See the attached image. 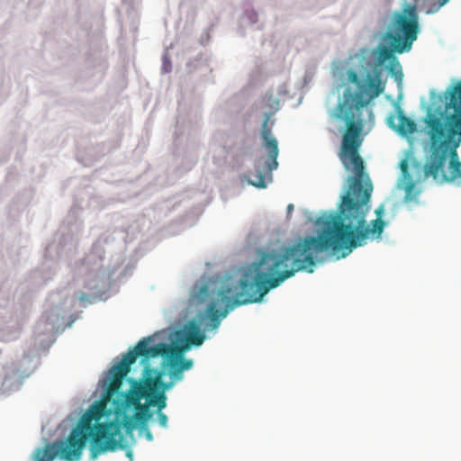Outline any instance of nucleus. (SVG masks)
Returning <instances> with one entry per match:
<instances>
[{
    "mask_svg": "<svg viewBox=\"0 0 461 461\" xmlns=\"http://www.w3.org/2000/svg\"><path fill=\"white\" fill-rule=\"evenodd\" d=\"M157 334L141 339L132 350L128 351L122 357L127 367L135 363L138 357H141L143 373L149 369L155 372L168 368L169 375L175 380L183 379V371L193 366L192 359H185L184 354L190 347L185 343L177 342L176 345L166 342H157Z\"/></svg>",
    "mask_w": 461,
    "mask_h": 461,
    "instance_id": "6",
    "label": "nucleus"
},
{
    "mask_svg": "<svg viewBox=\"0 0 461 461\" xmlns=\"http://www.w3.org/2000/svg\"><path fill=\"white\" fill-rule=\"evenodd\" d=\"M94 420L93 416L86 412L66 440H56L35 451L44 461H53L56 457L65 461H78L90 438L93 457L101 453L116 450L122 438L120 424L108 422L94 426Z\"/></svg>",
    "mask_w": 461,
    "mask_h": 461,
    "instance_id": "4",
    "label": "nucleus"
},
{
    "mask_svg": "<svg viewBox=\"0 0 461 461\" xmlns=\"http://www.w3.org/2000/svg\"><path fill=\"white\" fill-rule=\"evenodd\" d=\"M447 2H448V0H439L438 4H433L432 5V6L430 7V10L429 11V13L437 12L438 10H439L440 7L445 5Z\"/></svg>",
    "mask_w": 461,
    "mask_h": 461,
    "instance_id": "16",
    "label": "nucleus"
},
{
    "mask_svg": "<svg viewBox=\"0 0 461 461\" xmlns=\"http://www.w3.org/2000/svg\"><path fill=\"white\" fill-rule=\"evenodd\" d=\"M448 107L454 113L429 112L425 118L430 141V154L424 175L437 183H461V162L456 148L461 141V79L448 92Z\"/></svg>",
    "mask_w": 461,
    "mask_h": 461,
    "instance_id": "3",
    "label": "nucleus"
},
{
    "mask_svg": "<svg viewBox=\"0 0 461 461\" xmlns=\"http://www.w3.org/2000/svg\"><path fill=\"white\" fill-rule=\"evenodd\" d=\"M347 76H348V79L353 83V84H356L357 86L360 85V81H359V77H358V75L357 73V71L353 70V69H349L348 72H347Z\"/></svg>",
    "mask_w": 461,
    "mask_h": 461,
    "instance_id": "15",
    "label": "nucleus"
},
{
    "mask_svg": "<svg viewBox=\"0 0 461 461\" xmlns=\"http://www.w3.org/2000/svg\"><path fill=\"white\" fill-rule=\"evenodd\" d=\"M33 460H34V461H44V460L42 459V457H41V456H40V455H38V453H37L36 451H34V457H33Z\"/></svg>",
    "mask_w": 461,
    "mask_h": 461,
    "instance_id": "19",
    "label": "nucleus"
},
{
    "mask_svg": "<svg viewBox=\"0 0 461 461\" xmlns=\"http://www.w3.org/2000/svg\"><path fill=\"white\" fill-rule=\"evenodd\" d=\"M164 371L155 372L146 370L142 374L140 381L131 380V387L128 394H122L114 401L113 411L120 414L127 408H134L135 417L140 425L145 426L153 413L149 407H157V416L159 425L162 428L167 427V416L162 412L167 406V396L165 392L168 390L173 383L163 382Z\"/></svg>",
    "mask_w": 461,
    "mask_h": 461,
    "instance_id": "5",
    "label": "nucleus"
},
{
    "mask_svg": "<svg viewBox=\"0 0 461 461\" xmlns=\"http://www.w3.org/2000/svg\"><path fill=\"white\" fill-rule=\"evenodd\" d=\"M249 183L256 187L264 188L266 187V178L265 175L262 172L256 171L250 174Z\"/></svg>",
    "mask_w": 461,
    "mask_h": 461,
    "instance_id": "13",
    "label": "nucleus"
},
{
    "mask_svg": "<svg viewBox=\"0 0 461 461\" xmlns=\"http://www.w3.org/2000/svg\"><path fill=\"white\" fill-rule=\"evenodd\" d=\"M392 26L393 31L386 32L383 37L388 47L378 46L376 50V59L379 64L392 59H395L393 52L403 53L411 49L419 32L416 7L408 5L402 13L395 14Z\"/></svg>",
    "mask_w": 461,
    "mask_h": 461,
    "instance_id": "8",
    "label": "nucleus"
},
{
    "mask_svg": "<svg viewBox=\"0 0 461 461\" xmlns=\"http://www.w3.org/2000/svg\"><path fill=\"white\" fill-rule=\"evenodd\" d=\"M287 210H288V212L294 210V204H292V203L288 204Z\"/></svg>",
    "mask_w": 461,
    "mask_h": 461,
    "instance_id": "20",
    "label": "nucleus"
},
{
    "mask_svg": "<svg viewBox=\"0 0 461 461\" xmlns=\"http://www.w3.org/2000/svg\"><path fill=\"white\" fill-rule=\"evenodd\" d=\"M380 76L378 70H375L373 75H367V96H365L363 92L350 93L345 95L344 102L339 104V109L346 122L339 151L360 150L364 141L363 129L366 124L362 112L364 109L367 110L371 100L384 92V86L381 82Z\"/></svg>",
    "mask_w": 461,
    "mask_h": 461,
    "instance_id": "7",
    "label": "nucleus"
},
{
    "mask_svg": "<svg viewBox=\"0 0 461 461\" xmlns=\"http://www.w3.org/2000/svg\"><path fill=\"white\" fill-rule=\"evenodd\" d=\"M270 119L269 114H266L264 122L262 124L261 137L264 141V147L268 150V157L270 161L267 163L268 171L276 169L278 166L277 156H278V142L273 136L271 129L268 128V121Z\"/></svg>",
    "mask_w": 461,
    "mask_h": 461,
    "instance_id": "11",
    "label": "nucleus"
},
{
    "mask_svg": "<svg viewBox=\"0 0 461 461\" xmlns=\"http://www.w3.org/2000/svg\"><path fill=\"white\" fill-rule=\"evenodd\" d=\"M396 114H390L387 118V124L400 135L407 137L417 131V124L411 118L404 114L403 110L397 105Z\"/></svg>",
    "mask_w": 461,
    "mask_h": 461,
    "instance_id": "10",
    "label": "nucleus"
},
{
    "mask_svg": "<svg viewBox=\"0 0 461 461\" xmlns=\"http://www.w3.org/2000/svg\"><path fill=\"white\" fill-rule=\"evenodd\" d=\"M407 167H408L407 161L406 160H402L401 162V168H402V172L405 173L407 171Z\"/></svg>",
    "mask_w": 461,
    "mask_h": 461,
    "instance_id": "18",
    "label": "nucleus"
},
{
    "mask_svg": "<svg viewBox=\"0 0 461 461\" xmlns=\"http://www.w3.org/2000/svg\"><path fill=\"white\" fill-rule=\"evenodd\" d=\"M140 429L145 431L146 438L149 441L152 440L153 436H152L151 432L149 431V429H148L147 424L145 426H142V425H140Z\"/></svg>",
    "mask_w": 461,
    "mask_h": 461,
    "instance_id": "17",
    "label": "nucleus"
},
{
    "mask_svg": "<svg viewBox=\"0 0 461 461\" xmlns=\"http://www.w3.org/2000/svg\"><path fill=\"white\" fill-rule=\"evenodd\" d=\"M129 408H127L122 414H121L119 417H122V427L125 429L126 432L130 433L136 428V422H139L135 417V414L133 416H130L126 414V411Z\"/></svg>",
    "mask_w": 461,
    "mask_h": 461,
    "instance_id": "12",
    "label": "nucleus"
},
{
    "mask_svg": "<svg viewBox=\"0 0 461 461\" xmlns=\"http://www.w3.org/2000/svg\"><path fill=\"white\" fill-rule=\"evenodd\" d=\"M389 71L394 77L397 82H402L403 74L398 61H395V63L390 67Z\"/></svg>",
    "mask_w": 461,
    "mask_h": 461,
    "instance_id": "14",
    "label": "nucleus"
},
{
    "mask_svg": "<svg viewBox=\"0 0 461 461\" xmlns=\"http://www.w3.org/2000/svg\"><path fill=\"white\" fill-rule=\"evenodd\" d=\"M339 158L345 169L353 172L354 176L348 178V188L341 197L338 212L318 220L323 226L318 236L305 237L294 245L275 251L289 277L303 270L312 273L318 253L330 250L338 258H345L354 249L365 245L370 236L379 239L384 231V205L375 210L377 218L371 221V227L366 224L373 185L365 172L359 150L339 151Z\"/></svg>",
    "mask_w": 461,
    "mask_h": 461,
    "instance_id": "1",
    "label": "nucleus"
},
{
    "mask_svg": "<svg viewBox=\"0 0 461 461\" xmlns=\"http://www.w3.org/2000/svg\"><path fill=\"white\" fill-rule=\"evenodd\" d=\"M130 372V368L124 364L122 360L114 365L109 370L108 384L104 393L102 400L96 402L88 411V414L93 416L95 421H98L103 416L114 413L117 418L124 411L117 414L114 411V401L120 398L122 394H128V393H121L120 387L123 382L124 377Z\"/></svg>",
    "mask_w": 461,
    "mask_h": 461,
    "instance_id": "9",
    "label": "nucleus"
},
{
    "mask_svg": "<svg viewBox=\"0 0 461 461\" xmlns=\"http://www.w3.org/2000/svg\"><path fill=\"white\" fill-rule=\"evenodd\" d=\"M288 278L273 250L263 253L258 262L245 267L236 284L227 280V284L220 287L212 278L198 280L191 292V301L195 304L209 300L211 303L205 311L199 312L198 321H192L184 331L176 332V341L189 347L201 346L205 339L201 325L206 330L217 329L230 311L242 304L261 302L270 289L279 286Z\"/></svg>",
    "mask_w": 461,
    "mask_h": 461,
    "instance_id": "2",
    "label": "nucleus"
}]
</instances>
